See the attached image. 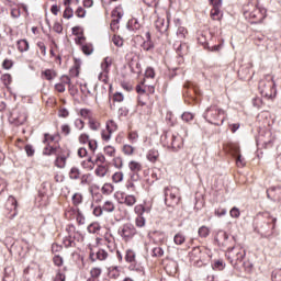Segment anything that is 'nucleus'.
<instances>
[{"instance_id":"f257e3e1","label":"nucleus","mask_w":281,"mask_h":281,"mask_svg":"<svg viewBox=\"0 0 281 281\" xmlns=\"http://www.w3.org/2000/svg\"><path fill=\"white\" fill-rule=\"evenodd\" d=\"M225 117H227L225 110L216 105H211L204 112V119L206 120V122H209L210 124H214L215 126H221V124L225 122Z\"/></svg>"},{"instance_id":"f03ea898","label":"nucleus","mask_w":281,"mask_h":281,"mask_svg":"<svg viewBox=\"0 0 281 281\" xmlns=\"http://www.w3.org/2000/svg\"><path fill=\"white\" fill-rule=\"evenodd\" d=\"M165 203L168 207H175L179 205L181 198L179 196V189L177 187H167L164 190Z\"/></svg>"},{"instance_id":"7ed1b4c3","label":"nucleus","mask_w":281,"mask_h":281,"mask_svg":"<svg viewBox=\"0 0 281 281\" xmlns=\"http://www.w3.org/2000/svg\"><path fill=\"white\" fill-rule=\"evenodd\" d=\"M210 258V255H207V249L195 247L190 252V260L195 265L196 267H201Z\"/></svg>"},{"instance_id":"20e7f679","label":"nucleus","mask_w":281,"mask_h":281,"mask_svg":"<svg viewBox=\"0 0 281 281\" xmlns=\"http://www.w3.org/2000/svg\"><path fill=\"white\" fill-rule=\"evenodd\" d=\"M44 273L41 266L35 263L24 270V278L26 281H41Z\"/></svg>"},{"instance_id":"39448f33","label":"nucleus","mask_w":281,"mask_h":281,"mask_svg":"<svg viewBox=\"0 0 281 281\" xmlns=\"http://www.w3.org/2000/svg\"><path fill=\"white\" fill-rule=\"evenodd\" d=\"M226 257L228 258L231 265L236 267L238 262H243V258H245V250L240 246H235L227 250Z\"/></svg>"},{"instance_id":"423d86ee","label":"nucleus","mask_w":281,"mask_h":281,"mask_svg":"<svg viewBox=\"0 0 281 281\" xmlns=\"http://www.w3.org/2000/svg\"><path fill=\"white\" fill-rule=\"evenodd\" d=\"M117 131V123L115 121L110 120L105 123V128L101 131V139L103 142H111V137L113 133Z\"/></svg>"},{"instance_id":"0eeeda50","label":"nucleus","mask_w":281,"mask_h":281,"mask_svg":"<svg viewBox=\"0 0 281 281\" xmlns=\"http://www.w3.org/2000/svg\"><path fill=\"white\" fill-rule=\"evenodd\" d=\"M135 234H137V228L131 223L124 224L119 229V235L123 237L124 240H131Z\"/></svg>"},{"instance_id":"6e6552de","label":"nucleus","mask_w":281,"mask_h":281,"mask_svg":"<svg viewBox=\"0 0 281 281\" xmlns=\"http://www.w3.org/2000/svg\"><path fill=\"white\" fill-rule=\"evenodd\" d=\"M66 231L68 232V236L63 239L64 247H66V249H69V247H76V241H74V239H76V236H79L80 234L76 233V228L74 226L67 227Z\"/></svg>"},{"instance_id":"1a4fd4ad","label":"nucleus","mask_w":281,"mask_h":281,"mask_svg":"<svg viewBox=\"0 0 281 281\" xmlns=\"http://www.w3.org/2000/svg\"><path fill=\"white\" fill-rule=\"evenodd\" d=\"M122 16H124V9H122V7H116V8L112 11L111 27H117V25L120 24V21H121Z\"/></svg>"},{"instance_id":"9d476101","label":"nucleus","mask_w":281,"mask_h":281,"mask_svg":"<svg viewBox=\"0 0 281 281\" xmlns=\"http://www.w3.org/2000/svg\"><path fill=\"white\" fill-rule=\"evenodd\" d=\"M249 16L254 19L256 23H262L267 18V10L257 8L250 12Z\"/></svg>"},{"instance_id":"9b49d317","label":"nucleus","mask_w":281,"mask_h":281,"mask_svg":"<svg viewBox=\"0 0 281 281\" xmlns=\"http://www.w3.org/2000/svg\"><path fill=\"white\" fill-rule=\"evenodd\" d=\"M106 258H109V252L104 249H99L97 252L90 251V260L92 262H95V260H106Z\"/></svg>"},{"instance_id":"f8f14e48","label":"nucleus","mask_w":281,"mask_h":281,"mask_svg":"<svg viewBox=\"0 0 281 281\" xmlns=\"http://www.w3.org/2000/svg\"><path fill=\"white\" fill-rule=\"evenodd\" d=\"M155 27L158 32H160V34H164L168 32V21H166L164 18H158L155 21Z\"/></svg>"},{"instance_id":"ddd939ff","label":"nucleus","mask_w":281,"mask_h":281,"mask_svg":"<svg viewBox=\"0 0 281 281\" xmlns=\"http://www.w3.org/2000/svg\"><path fill=\"white\" fill-rule=\"evenodd\" d=\"M121 273H122V270L117 266H111L110 268H108V278H110V280H117Z\"/></svg>"},{"instance_id":"4468645a","label":"nucleus","mask_w":281,"mask_h":281,"mask_svg":"<svg viewBox=\"0 0 281 281\" xmlns=\"http://www.w3.org/2000/svg\"><path fill=\"white\" fill-rule=\"evenodd\" d=\"M172 139H175V133H172V132H166L161 136V142H162L164 146H166L167 148L172 147Z\"/></svg>"},{"instance_id":"2eb2a0df","label":"nucleus","mask_w":281,"mask_h":281,"mask_svg":"<svg viewBox=\"0 0 281 281\" xmlns=\"http://www.w3.org/2000/svg\"><path fill=\"white\" fill-rule=\"evenodd\" d=\"M128 168L131 170V172H133L134 175L132 176V179H135V177H137V172H142V165L139 161L136 160H132L128 162Z\"/></svg>"},{"instance_id":"dca6fc26","label":"nucleus","mask_w":281,"mask_h":281,"mask_svg":"<svg viewBox=\"0 0 281 281\" xmlns=\"http://www.w3.org/2000/svg\"><path fill=\"white\" fill-rule=\"evenodd\" d=\"M171 148L177 151L183 148V138L179 134H173Z\"/></svg>"},{"instance_id":"f3484780","label":"nucleus","mask_w":281,"mask_h":281,"mask_svg":"<svg viewBox=\"0 0 281 281\" xmlns=\"http://www.w3.org/2000/svg\"><path fill=\"white\" fill-rule=\"evenodd\" d=\"M7 210H10V212H13V214L11 215L12 218L16 216V199H14V196H9L7 201Z\"/></svg>"},{"instance_id":"a211bd4d","label":"nucleus","mask_w":281,"mask_h":281,"mask_svg":"<svg viewBox=\"0 0 281 281\" xmlns=\"http://www.w3.org/2000/svg\"><path fill=\"white\" fill-rule=\"evenodd\" d=\"M108 172H109V165H99L94 170V175L100 178L106 177Z\"/></svg>"},{"instance_id":"6ab92c4d","label":"nucleus","mask_w":281,"mask_h":281,"mask_svg":"<svg viewBox=\"0 0 281 281\" xmlns=\"http://www.w3.org/2000/svg\"><path fill=\"white\" fill-rule=\"evenodd\" d=\"M81 175H82V172L80 171V168H78V167H71L68 172V177L72 181H78V179H80Z\"/></svg>"},{"instance_id":"aec40b11","label":"nucleus","mask_w":281,"mask_h":281,"mask_svg":"<svg viewBox=\"0 0 281 281\" xmlns=\"http://www.w3.org/2000/svg\"><path fill=\"white\" fill-rule=\"evenodd\" d=\"M146 157H147L148 161H150L151 164H155L159 159V150H157L155 148L149 149L147 151Z\"/></svg>"},{"instance_id":"412c9836","label":"nucleus","mask_w":281,"mask_h":281,"mask_svg":"<svg viewBox=\"0 0 281 281\" xmlns=\"http://www.w3.org/2000/svg\"><path fill=\"white\" fill-rule=\"evenodd\" d=\"M113 65V58L111 57H105L103 59V61L101 63V69L102 71H105V72H110L111 71V66Z\"/></svg>"},{"instance_id":"4be33fe9","label":"nucleus","mask_w":281,"mask_h":281,"mask_svg":"<svg viewBox=\"0 0 281 281\" xmlns=\"http://www.w3.org/2000/svg\"><path fill=\"white\" fill-rule=\"evenodd\" d=\"M136 216H144V214H149L150 207H145L143 204H138L134 207Z\"/></svg>"},{"instance_id":"5701e85b","label":"nucleus","mask_w":281,"mask_h":281,"mask_svg":"<svg viewBox=\"0 0 281 281\" xmlns=\"http://www.w3.org/2000/svg\"><path fill=\"white\" fill-rule=\"evenodd\" d=\"M82 201H85V196L80 192L75 193L71 198V202L75 207H78V205H82Z\"/></svg>"},{"instance_id":"b1692460","label":"nucleus","mask_w":281,"mask_h":281,"mask_svg":"<svg viewBox=\"0 0 281 281\" xmlns=\"http://www.w3.org/2000/svg\"><path fill=\"white\" fill-rule=\"evenodd\" d=\"M146 38L147 41H145L143 44H142V48L145 50V52H150L155 45L153 44V42L150 41V33L147 32L146 33Z\"/></svg>"},{"instance_id":"393cba45","label":"nucleus","mask_w":281,"mask_h":281,"mask_svg":"<svg viewBox=\"0 0 281 281\" xmlns=\"http://www.w3.org/2000/svg\"><path fill=\"white\" fill-rule=\"evenodd\" d=\"M124 205H127V207H133L135 203H137V198L133 194L125 195L123 200Z\"/></svg>"},{"instance_id":"a878e982","label":"nucleus","mask_w":281,"mask_h":281,"mask_svg":"<svg viewBox=\"0 0 281 281\" xmlns=\"http://www.w3.org/2000/svg\"><path fill=\"white\" fill-rule=\"evenodd\" d=\"M235 155H237L236 166H238V168H245V158H243V156L240 155V149L238 147H235Z\"/></svg>"},{"instance_id":"bb28decb","label":"nucleus","mask_w":281,"mask_h":281,"mask_svg":"<svg viewBox=\"0 0 281 281\" xmlns=\"http://www.w3.org/2000/svg\"><path fill=\"white\" fill-rule=\"evenodd\" d=\"M57 74L56 70L54 69H46L44 71H42V78H44L45 80H54V78H56Z\"/></svg>"},{"instance_id":"cd10ccee","label":"nucleus","mask_w":281,"mask_h":281,"mask_svg":"<svg viewBox=\"0 0 281 281\" xmlns=\"http://www.w3.org/2000/svg\"><path fill=\"white\" fill-rule=\"evenodd\" d=\"M175 47L178 56H186V54H188V44L183 43L179 44L178 46L175 44Z\"/></svg>"},{"instance_id":"c85d7f7f","label":"nucleus","mask_w":281,"mask_h":281,"mask_svg":"<svg viewBox=\"0 0 281 281\" xmlns=\"http://www.w3.org/2000/svg\"><path fill=\"white\" fill-rule=\"evenodd\" d=\"M55 166L56 168H65V166H67V156L65 155L57 156L55 160Z\"/></svg>"},{"instance_id":"c756f323","label":"nucleus","mask_w":281,"mask_h":281,"mask_svg":"<svg viewBox=\"0 0 281 281\" xmlns=\"http://www.w3.org/2000/svg\"><path fill=\"white\" fill-rule=\"evenodd\" d=\"M102 210L103 212L108 213L115 212V203L113 201L108 200L103 203Z\"/></svg>"},{"instance_id":"7c9ffc66","label":"nucleus","mask_w":281,"mask_h":281,"mask_svg":"<svg viewBox=\"0 0 281 281\" xmlns=\"http://www.w3.org/2000/svg\"><path fill=\"white\" fill-rule=\"evenodd\" d=\"M18 49L21 53L27 52V49H30V43H27V40L18 41Z\"/></svg>"},{"instance_id":"2f4dec72","label":"nucleus","mask_w":281,"mask_h":281,"mask_svg":"<svg viewBox=\"0 0 281 281\" xmlns=\"http://www.w3.org/2000/svg\"><path fill=\"white\" fill-rule=\"evenodd\" d=\"M88 126H89L90 131H100L101 124L98 120L92 117L88 121Z\"/></svg>"},{"instance_id":"473e14b6","label":"nucleus","mask_w":281,"mask_h":281,"mask_svg":"<svg viewBox=\"0 0 281 281\" xmlns=\"http://www.w3.org/2000/svg\"><path fill=\"white\" fill-rule=\"evenodd\" d=\"M95 167L93 159L88 158L87 160L81 161V168H83L85 170H93V168Z\"/></svg>"},{"instance_id":"72a5a7b5","label":"nucleus","mask_w":281,"mask_h":281,"mask_svg":"<svg viewBox=\"0 0 281 281\" xmlns=\"http://www.w3.org/2000/svg\"><path fill=\"white\" fill-rule=\"evenodd\" d=\"M92 161L94 166H106V157H104L102 154H98L95 159Z\"/></svg>"},{"instance_id":"f704fd0d","label":"nucleus","mask_w":281,"mask_h":281,"mask_svg":"<svg viewBox=\"0 0 281 281\" xmlns=\"http://www.w3.org/2000/svg\"><path fill=\"white\" fill-rule=\"evenodd\" d=\"M100 276H102V268L100 267H93L90 270V278H94L100 280Z\"/></svg>"},{"instance_id":"c9c22d12","label":"nucleus","mask_w":281,"mask_h":281,"mask_svg":"<svg viewBox=\"0 0 281 281\" xmlns=\"http://www.w3.org/2000/svg\"><path fill=\"white\" fill-rule=\"evenodd\" d=\"M79 115L83 117V120L90 121L93 117V112L89 109H81Z\"/></svg>"},{"instance_id":"e433bc0d","label":"nucleus","mask_w":281,"mask_h":281,"mask_svg":"<svg viewBox=\"0 0 281 281\" xmlns=\"http://www.w3.org/2000/svg\"><path fill=\"white\" fill-rule=\"evenodd\" d=\"M80 186H91V173L80 176Z\"/></svg>"},{"instance_id":"4c0bfd02","label":"nucleus","mask_w":281,"mask_h":281,"mask_svg":"<svg viewBox=\"0 0 281 281\" xmlns=\"http://www.w3.org/2000/svg\"><path fill=\"white\" fill-rule=\"evenodd\" d=\"M78 212H80V209H74V206H68L65 212L66 218H74V216H76Z\"/></svg>"},{"instance_id":"58836bf2","label":"nucleus","mask_w":281,"mask_h":281,"mask_svg":"<svg viewBox=\"0 0 281 281\" xmlns=\"http://www.w3.org/2000/svg\"><path fill=\"white\" fill-rule=\"evenodd\" d=\"M175 245H183L186 243V235L183 233H178L173 237Z\"/></svg>"},{"instance_id":"ea45409f","label":"nucleus","mask_w":281,"mask_h":281,"mask_svg":"<svg viewBox=\"0 0 281 281\" xmlns=\"http://www.w3.org/2000/svg\"><path fill=\"white\" fill-rule=\"evenodd\" d=\"M210 227L207 226H201L198 231V234L200 236V238H207V236H210Z\"/></svg>"},{"instance_id":"a19ab883","label":"nucleus","mask_w":281,"mask_h":281,"mask_svg":"<svg viewBox=\"0 0 281 281\" xmlns=\"http://www.w3.org/2000/svg\"><path fill=\"white\" fill-rule=\"evenodd\" d=\"M227 238H229V235H227L226 232L220 231L217 233V235L215 236V240L217 243H225V240H227Z\"/></svg>"},{"instance_id":"79ce46f5","label":"nucleus","mask_w":281,"mask_h":281,"mask_svg":"<svg viewBox=\"0 0 281 281\" xmlns=\"http://www.w3.org/2000/svg\"><path fill=\"white\" fill-rule=\"evenodd\" d=\"M103 153L104 155H106L108 157H115V153H116V149L115 147L111 146V145H108L103 148Z\"/></svg>"},{"instance_id":"37998d69","label":"nucleus","mask_w":281,"mask_h":281,"mask_svg":"<svg viewBox=\"0 0 281 281\" xmlns=\"http://www.w3.org/2000/svg\"><path fill=\"white\" fill-rule=\"evenodd\" d=\"M135 225L136 227H146V217L144 215H137L135 218Z\"/></svg>"},{"instance_id":"c03bdc74","label":"nucleus","mask_w":281,"mask_h":281,"mask_svg":"<svg viewBox=\"0 0 281 281\" xmlns=\"http://www.w3.org/2000/svg\"><path fill=\"white\" fill-rule=\"evenodd\" d=\"M112 181L114 183H122V181H124V173L122 171H116L113 176H112Z\"/></svg>"},{"instance_id":"a18cd8bd","label":"nucleus","mask_w":281,"mask_h":281,"mask_svg":"<svg viewBox=\"0 0 281 281\" xmlns=\"http://www.w3.org/2000/svg\"><path fill=\"white\" fill-rule=\"evenodd\" d=\"M82 53L86 56H91L93 54V45L91 44H85L81 46Z\"/></svg>"},{"instance_id":"49530a36","label":"nucleus","mask_w":281,"mask_h":281,"mask_svg":"<svg viewBox=\"0 0 281 281\" xmlns=\"http://www.w3.org/2000/svg\"><path fill=\"white\" fill-rule=\"evenodd\" d=\"M91 140V137L89 136V134L87 133H82L79 135L78 137V142L79 144H89V142Z\"/></svg>"},{"instance_id":"de8ad7c7","label":"nucleus","mask_w":281,"mask_h":281,"mask_svg":"<svg viewBox=\"0 0 281 281\" xmlns=\"http://www.w3.org/2000/svg\"><path fill=\"white\" fill-rule=\"evenodd\" d=\"M98 79L100 80V82H104V85H109V72L102 70L99 74Z\"/></svg>"},{"instance_id":"09e8293b","label":"nucleus","mask_w":281,"mask_h":281,"mask_svg":"<svg viewBox=\"0 0 281 281\" xmlns=\"http://www.w3.org/2000/svg\"><path fill=\"white\" fill-rule=\"evenodd\" d=\"M88 232L89 234H98L100 232V224L98 223H92L88 226Z\"/></svg>"},{"instance_id":"8fccbe9b","label":"nucleus","mask_w":281,"mask_h":281,"mask_svg":"<svg viewBox=\"0 0 281 281\" xmlns=\"http://www.w3.org/2000/svg\"><path fill=\"white\" fill-rule=\"evenodd\" d=\"M280 191V188L278 187H271L270 189L267 190V198L270 200L276 199V194H273L274 192Z\"/></svg>"},{"instance_id":"3c124183","label":"nucleus","mask_w":281,"mask_h":281,"mask_svg":"<svg viewBox=\"0 0 281 281\" xmlns=\"http://www.w3.org/2000/svg\"><path fill=\"white\" fill-rule=\"evenodd\" d=\"M211 19H213V21H221V9H212Z\"/></svg>"},{"instance_id":"603ef678","label":"nucleus","mask_w":281,"mask_h":281,"mask_svg":"<svg viewBox=\"0 0 281 281\" xmlns=\"http://www.w3.org/2000/svg\"><path fill=\"white\" fill-rule=\"evenodd\" d=\"M151 256H154L155 258H161V256H164V248L161 247L153 248Z\"/></svg>"},{"instance_id":"864d4df0","label":"nucleus","mask_w":281,"mask_h":281,"mask_svg":"<svg viewBox=\"0 0 281 281\" xmlns=\"http://www.w3.org/2000/svg\"><path fill=\"white\" fill-rule=\"evenodd\" d=\"M265 87H267V85L265 83V81H260V83H259V89H260V91H261V95H265L266 98L271 97V93H269V91H267V88H265Z\"/></svg>"},{"instance_id":"5fc2aeb1","label":"nucleus","mask_w":281,"mask_h":281,"mask_svg":"<svg viewBox=\"0 0 281 281\" xmlns=\"http://www.w3.org/2000/svg\"><path fill=\"white\" fill-rule=\"evenodd\" d=\"M128 25L132 27V30H139V27H142V24H139V21L135 18L130 20Z\"/></svg>"},{"instance_id":"6e6d98bb","label":"nucleus","mask_w":281,"mask_h":281,"mask_svg":"<svg viewBox=\"0 0 281 281\" xmlns=\"http://www.w3.org/2000/svg\"><path fill=\"white\" fill-rule=\"evenodd\" d=\"M101 192L103 194H111L113 192V184H111V183L103 184Z\"/></svg>"},{"instance_id":"4d7b16f0","label":"nucleus","mask_w":281,"mask_h":281,"mask_svg":"<svg viewBox=\"0 0 281 281\" xmlns=\"http://www.w3.org/2000/svg\"><path fill=\"white\" fill-rule=\"evenodd\" d=\"M126 262H135V251L127 250L125 255Z\"/></svg>"},{"instance_id":"13d9d810","label":"nucleus","mask_w":281,"mask_h":281,"mask_svg":"<svg viewBox=\"0 0 281 281\" xmlns=\"http://www.w3.org/2000/svg\"><path fill=\"white\" fill-rule=\"evenodd\" d=\"M213 269H215L216 271H223L225 269V262H223V260L215 261L213 265Z\"/></svg>"},{"instance_id":"bf43d9fd","label":"nucleus","mask_w":281,"mask_h":281,"mask_svg":"<svg viewBox=\"0 0 281 281\" xmlns=\"http://www.w3.org/2000/svg\"><path fill=\"white\" fill-rule=\"evenodd\" d=\"M112 43H114V45L116 47H122V45H124V40H122V37L117 36V35H114L112 37Z\"/></svg>"},{"instance_id":"052dcab7","label":"nucleus","mask_w":281,"mask_h":281,"mask_svg":"<svg viewBox=\"0 0 281 281\" xmlns=\"http://www.w3.org/2000/svg\"><path fill=\"white\" fill-rule=\"evenodd\" d=\"M88 146H89V149L92 151V153H95V150H98V140L95 139H90L88 142Z\"/></svg>"},{"instance_id":"680f3d73","label":"nucleus","mask_w":281,"mask_h":281,"mask_svg":"<svg viewBox=\"0 0 281 281\" xmlns=\"http://www.w3.org/2000/svg\"><path fill=\"white\" fill-rule=\"evenodd\" d=\"M123 153L124 155H133V153H135V148L131 145H124Z\"/></svg>"},{"instance_id":"e2e57ef3","label":"nucleus","mask_w":281,"mask_h":281,"mask_svg":"<svg viewBox=\"0 0 281 281\" xmlns=\"http://www.w3.org/2000/svg\"><path fill=\"white\" fill-rule=\"evenodd\" d=\"M18 124H25L27 122V114L23 112L20 116L15 117Z\"/></svg>"},{"instance_id":"0e129e2a","label":"nucleus","mask_w":281,"mask_h":281,"mask_svg":"<svg viewBox=\"0 0 281 281\" xmlns=\"http://www.w3.org/2000/svg\"><path fill=\"white\" fill-rule=\"evenodd\" d=\"M75 127L78 131H82V128H85V121H82L80 119L75 120Z\"/></svg>"},{"instance_id":"69168bd1","label":"nucleus","mask_w":281,"mask_h":281,"mask_svg":"<svg viewBox=\"0 0 281 281\" xmlns=\"http://www.w3.org/2000/svg\"><path fill=\"white\" fill-rule=\"evenodd\" d=\"M113 101L114 102H124V94L121 92H115L113 95Z\"/></svg>"},{"instance_id":"338daca9","label":"nucleus","mask_w":281,"mask_h":281,"mask_svg":"<svg viewBox=\"0 0 281 281\" xmlns=\"http://www.w3.org/2000/svg\"><path fill=\"white\" fill-rule=\"evenodd\" d=\"M145 77L146 78H155V69L148 67L145 71Z\"/></svg>"},{"instance_id":"774afa93","label":"nucleus","mask_w":281,"mask_h":281,"mask_svg":"<svg viewBox=\"0 0 281 281\" xmlns=\"http://www.w3.org/2000/svg\"><path fill=\"white\" fill-rule=\"evenodd\" d=\"M43 153H44V155H56V148L55 147H46Z\"/></svg>"}]
</instances>
